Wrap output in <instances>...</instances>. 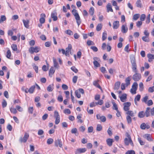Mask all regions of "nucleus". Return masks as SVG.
<instances>
[{"label":"nucleus","instance_id":"1","mask_svg":"<svg viewBox=\"0 0 154 154\" xmlns=\"http://www.w3.org/2000/svg\"><path fill=\"white\" fill-rule=\"evenodd\" d=\"M72 13L73 15L74 16L78 26H79L81 23V21L80 17L77 12V11L76 10L73 9L72 11Z\"/></svg>","mask_w":154,"mask_h":154},{"label":"nucleus","instance_id":"2","mask_svg":"<svg viewBox=\"0 0 154 154\" xmlns=\"http://www.w3.org/2000/svg\"><path fill=\"white\" fill-rule=\"evenodd\" d=\"M131 62L132 65V71L134 72H137V65L135 58L132 57L130 58Z\"/></svg>","mask_w":154,"mask_h":154},{"label":"nucleus","instance_id":"3","mask_svg":"<svg viewBox=\"0 0 154 154\" xmlns=\"http://www.w3.org/2000/svg\"><path fill=\"white\" fill-rule=\"evenodd\" d=\"M146 116L149 117L150 115L153 116L154 115V107L151 109L149 107L146 108L145 112Z\"/></svg>","mask_w":154,"mask_h":154},{"label":"nucleus","instance_id":"4","mask_svg":"<svg viewBox=\"0 0 154 154\" xmlns=\"http://www.w3.org/2000/svg\"><path fill=\"white\" fill-rule=\"evenodd\" d=\"M138 84L136 82H134L132 85V88L130 91L132 94H135L136 93V90L137 89Z\"/></svg>","mask_w":154,"mask_h":154},{"label":"nucleus","instance_id":"5","mask_svg":"<svg viewBox=\"0 0 154 154\" xmlns=\"http://www.w3.org/2000/svg\"><path fill=\"white\" fill-rule=\"evenodd\" d=\"M29 137V134L27 133H25L23 138L21 137L19 139L20 141L21 142L26 143Z\"/></svg>","mask_w":154,"mask_h":154},{"label":"nucleus","instance_id":"6","mask_svg":"<svg viewBox=\"0 0 154 154\" xmlns=\"http://www.w3.org/2000/svg\"><path fill=\"white\" fill-rule=\"evenodd\" d=\"M124 143L126 145L128 146L129 145V143L132 146H134L133 143L131 140V138H125L124 140Z\"/></svg>","mask_w":154,"mask_h":154},{"label":"nucleus","instance_id":"7","mask_svg":"<svg viewBox=\"0 0 154 154\" xmlns=\"http://www.w3.org/2000/svg\"><path fill=\"white\" fill-rule=\"evenodd\" d=\"M131 103L129 102H127L123 103V109L124 111H127L130 109V107L131 106Z\"/></svg>","mask_w":154,"mask_h":154},{"label":"nucleus","instance_id":"8","mask_svg":"<svg viewBox=\"0 0 154 154\" xmlns=\"http://www.w3.org/2000/svg\"><path fill=\"white\" fill-rule=\"evenodd\" d=\"M135 74L133 76V79L135 81H138L141 78V76L140 74L138 73L137 72H135Z\"/></svg>","mask_w":154,"mask_h":154},{"label":"nucleus","instance_id":"9","mask_svg":"<svg viewBox=\"0 0 154 154\" xmlns=\"http://www.w3.org/2000/svg\"><path fill=\"white\" fill-rule=\"evenodd\" d=\"M39 48L38 47H31L29 49V52L32 54L34 52L37 53L39 51Z\"/></svg>","mask_w":154,"mask_h":154},{"label":"nucleus","instance_id":"10","mask_svg":"<svg viewBox=\"0 0 154 154\" xmlns=\"http://www.w3.org/2000/svg\"><path fill=\"white\" fill-rule=\"evenodd\" d=\"M54 144L55 146L58 147V146L60 148L62 147V142L61 140L59 139L55 140L54 141Z\"/></svg>","mask_w":154,"mask_h":154},{"label":"nucleus","instance_id":"11","mask_svg":"<svg viewBox=\"0 0 154 154\" xmlns=\"http://www.w3.org/2000/svg\"><path fill=\"white\" fill-rule=\"evenodd\" d=\"M57 14L56 11H53L51 14V17L52 18L54 21H56L57 19Z\"/></svg>","mask_w":154,"mask_h":154},{"label":"nucleus","instance_id":"12","mask_svg":"<svg viewBox=\"0 0 154 154\" xmlns=\"http://www.w3.org/2000/svg\"><path fill=\"white\" fill-rule=\"evenodd\" d=\"M97 118V119H100L103 122H104L106 121V118L104 116H101L100 114H98L96 115Z\"/></svg>","mask_w":154,"mask_h":154},{"label":"nucleus","instance_id":"13","mask_svg":"<svg viewBox=\"0 0 154 154\" xmlns=\"http://www.w3.org/2000/svg\"><path fill=\"white\" fill-rule=\"evenodd\" d=\"M72 48V46L70 44H69L68 45V47L66 48V51L65 53V55L67 56H69V53L71 51Z\"/></svg>","mask_w":154,"mask_h":154},{"label":"nucleus","instance_id":"14","mask_svg":"<svg viewBox=\"0 0 154 154\" xmlns=\"http://www.w3.org/2000/svg\"><path fill=\"white\" fill-rule=\"evenodd\" d=\"M143 137L144 138L146 139L148 141H153L151 138V135L149 134H145L143 135Z\"/></svg>","mask_w":154,"mask_h":154},{"label":"nucleus","instance_id":"15","mask_svg":"<svg viewBox=\"0 0 154 154\" xmlns=\"http://www.w3.org/2000/svg\"><path fill=\"white\" fill-rule=\"evenodd\" d=\"M128 31V28L126 24L122 25L121 27V32L123 33H126Z\"/></svg>","mask_w":154,"mask_h":154},{"label":"nucleus","instance_id":"16","mask_svg":"<svg viewBox=\"0 0 154 154\" xmlns=\"http://www.w3.org/2000/svg\"><path fill=\"white\" fill-rule=\"evenodd\" d=\"M41 18L39 19V21L41 23H45V18L46 17V15L44 13L41 14L40 15Z\"/></svg>","mask_w":154,"mask_h":154},{"label":"nucleus","instance_id":"17","mask_svg":"<svg viewBox=\"0 0 154 154\" xmlns=\"http://www.w3.org/2000/svg\"><path fill=\"white\" fill-rule=\"evenodd\" d=\"M86 151L85 148L78 149L75 151L76 153H84Z\"/></svg>","mask_w":154,"mask_h":154},{"label":"nucleus","instance_id":"18","mask_svg":"<svg viewBox=\"0 0 154 154\" xmlns=\"http://www.w3.org/2000/svg\"><path fill=\"white\" fill-rule=\"evenodd\" d=\"M113 28L114 29H117L119 27V21H116L113 22Z\"/></svg>","mask_w":154,"mask_h":154},{"label":"nucleus","instance_id":"19","mask_svg":"<svg viewBox=\"0 0 154 154\" xmlns=\"http://www.w3.org/2000/svg\"><path fill=\"white\" fill-rule=\"evenodd\" d=\"M121 84L120 82L119 81L116 82L115 84L114 89V90H117L119 88Z\"/></svg>","mask_w":154,"mask_h":154},{"label":"nucleus","instance_id":"20","mask_svg":"<svg viewBox=\"0 0 154 154\" xmlns=\"http://www.w3.org/2000/svg\"><path fill=\"white\" fill-rule=\"evenodd\" d=\"M127 95L126 94H124L122 95L121 96H119L122 102H124L127 98Z\"/></svg>","mask_w":154,"mask_h":154},{"label":"nucleus","instance_id":"21","mask_svg":"<svg viewBox=\"0 0 154 154\" xmlns=\"http://www.w3.org/2000/svg\"><path fill=\"white\" fill-rule=\"evenodd\" d=\"M107 12H109V11L112 12L113 10L112 8V6L110 3H108L106 5Z\"/></svg>","mask_w":154,"mask_h":154},{"label":"nucleus","instance_id":"22","mask_svg":"<svg viewBox=\"0 0 154 154\" xmlns=\"http://www.w3.org/2000/svg\"><path fill=\"white\" fill-rule=\"evenodd\" d=\"M23 21L25 27L27 28H28L29 27V21L28 20H23Z\"/></svg>","mask_w":154,"mask_h":154},{"label":"nucleus","instance_id":"23","mask_svg":"<svg viewBox=\"0 0 154 154\" xmlns=\"http://www.w3.org/2000/svg\"><path fill=\"white\" fill-rule=\"evenodd\" d=\"M55 72V70L54 69V68L53 67H51L49 71V75L51 77L52 75Z\"/></svg>","mask_w":154,"mask_h":154},{"label":"nucleus","instance_id":"24","mask_svg":"<svg viewBox=\"0 0 154 154\" xmlns=\"http://www.w3.org/2000/svg\"><path fill=\"white\" fill-rule=\"evenodd\" d=\"M136 6L138 8H141L143 5L140 0H137L136 3Z\"/></svg>","mask_w":154,"mask_h":154},{"label":"nucleus","instance_id":"25","mask_svg":"<svg viewBox=\"0 0 154 154\" xmlns=\"http://www.w3.org/2000/svg\"><path fill=\"white\" fill-rule=\"evenodd\" d=\"M99 80L94 81L93 82V85L97 88L101 89V87L98 84Z\"/></svg>","mask_w":154,"mask_h":154},{"label":"nucleus","instance_id":"26","mask_svg":"<svg viewBox=\"0 0 154 154\" xmlns=\"http://www.w3.org/2000/svg\"><path fill=\"white\" fill-rule=\"evenodd\" d=\"M145 116V113L143 111L139 112L138 114V117L140 118H143Z\"/></svg>","mask_w":154,"mask_h":154},{"label":"nucleus","instance_id":"27","mask_svg":"<svg viewBox=\"0 0 154 154\" xmlns=\"http://www.w3.org/2000/svg\"><path fill=\"white\" fill-rule=\"evenodd\" d=\"M113 140L112 139L109 138L106 140V142L107 145L109 146H111L112 145V143L113 142Z\"/></svg>","mask_w":154,"mask_h":154},{"label":"nucleus","instance_id":"28","mask_svg":"<svg viewBox=\"0 0 154 154\" xmlns=\"http://www.w3.org/2000/svg\"><path fill=\"white\" fill-rule=\"evenodd\" d=\"M131 79L129 77L127 78L125 80L126 83L125 84L126 86H128L130 84V81Z\"/></svg>","mask_w":154,"mask_h":154},{"label":"nucleus","instance_id":"29","mask_svg":"<svg viewBox=\"0 0 154 154\" xmlns=\"http://www.w3.org/2000/svg\"><path fill=\"white\" fill-rule=\"evenodd\" d=\"M54 85L53 84L49 85L47 88V90L49 92H51L53 90Z\"/></svg>","mask_w":154,"mask_h":154},{"label":"nucleus","instance_id":"30","mask_svg":"<svg viewBox=\"0 0 154 154\" xmlns=\"http://www.w3.org/2000/svg\"><path fill=\"white\" fill-rule=\"evenodd\" d=\"M126 114L128 115V116H129L131 117H133L134 116V114L132 111L128 110L126 112Z\"/></svg>","mask_w":154,"mask_h":154},{"label":"nucleus","instance_id":"31","mask_svg":"<svg viewBox=\"0 0 154 154\" xmlns=\"http://www.w3.org/2000/svg\"><path fill=\"white\" fill-rule=\"evenodd\" d=\"M6 20V18L5 15H1L0 18V23H1L5 21Z\"/></svg>","mask_w":154,"mask_h":154},{"label":"nucleus","instance_id":"32","mask_svg":"<svg viewBox=\"0 0 154 154\" xmlns=\"http://www.w3.org/2000/svg\"><path fill=\"white\" fill-rule=\"evenodd\" d=\"M35 88V85L32 86L29 89V92L30 94L33 93L34 91Z\"/></svg>","mask_w":154,"mask_h":154},{"label":"nucleus","instance_id":"33","mask_svg":"<svg viewBox=\"0 0 154 154\" xmlns=\"http://www.w3.org/2000/svg\"><path fill=\"white\" fill-rule=\"evenodd\" d=\"M148 37L149 36H143L142 38V39L143 41L148 42L149 41V38Z\"/></svg>","mask_w":154,"mask_h":154},{"label":"nucleus","instance_id":"34","mask_svg":"<svg viewBox=\"0 0 154 154\" xmlns=\"http://www.w3.org/2000/svg\"><path fill=\"white\" fill-rule=\"evenodd\" d=\"M140 14H135L133 16L132 19L135 20H137L140 17Z\"/></svg>","mask_w":154,"mask_h":154},{"label":"nucleus","instance_id":"35","mask_svg":"<svg viewBox=\"0 0 154 154\" xmlns=\"http://www.w3.org/2000/svg\"><path fill=\"white\" fill-rule=\"evenodd\" d=\"M77 130L76 128H74L72 129L71 130V133L72 134H75V135L76 136L78 135V134H77Z\"/></svg>","mask_w":154,"mask_h":154},{"label":"nucleus","instance_id":"36","mask_svg":"<svg viewBox=\"0 0 154 154\" xmlns=\"http://www.w3.org/2000/svg\"><path fill=\"white\" fill-rule=\"evenodd\" d=\"M107 37V34L106 31L104 32L102 35V40L104 41L106 39Z\"/></svg>","mask_w":154,"mask_h":154},{"label":"nucleus","instance_id":"37","mask_svg":"<svg viewBox=\"0 0 154 154\" xmlns=\"http://www.w3.org/2000/svg\"><path fill=\"white\" fill-rule=\"evenodd\" d=\"M127 122L128 124H130L132 122V119L131 117L129 116H127L126 117Z\"/></svg>","mask_w":154,"mask_h":154},{"label":"nucleus","instance_id":"38","mask_svg":"<svg viewBox=\"0 0 154 154\" xmlns=\"http://www.w3.org/2000/svg\"><path fill=\"white\" fill-rule=\"evenodd\" d=\"M102 25L101 24H98L96 27V30L97 31H100L102 28Z\"/></svg>","mask_w":154,"mask_h":154},{"label":"nucleus","instance_id":"39","mask_svg":"<svg viewBox=\"0 0 154 154\" xmlns=\"http://www.w3.org/2000/svg\"><path fill=\"white\" fill-rule=\"evenodd\" d=\"M10 110L11 112L14 114H16L17 112L16 109L12 107L10 108Z\"/></svg>","mask_w":154,"mask_h":154},{"label":"nucleus","instance_id":"40","mask_svg":"<svg viewBox=\"0 0 154 154\" xmlns=\"http://www.w3.org/2000/svg\"><path fill=\"white\" fill-rule=\"evenodd\" d=\"M82 117V115L81 114H79L77 116V118L79 119L78 121V122H80L81 123H82L83 121L81 119V118Z\"/></svg>","mask_w":154,"mask_h":154},{"label":"nucleus","instance_id":"41","mask_svg":"<svg viewBox=\"0 0 154 154\" xmlns=\"http://www.w3.org/2000/svg\"><path fill=\"white\" fill-rule=\"evenodd\" d=\"M89 14L92 16H93L94 13V9L93 7H91L89 11Z\"/></svg>","mask_w":154,"mask_h":154},{"label":"nucleus","instance_id":"42","mask_svg":"<svg viewBox=\"0 0 154 154\" xmlns=\"http://www.w3.org/2000/svg\"><path fill=\"white\" fill-rule=\"evenodd\" d=\"M150 21V15L149 14L146 17V23H149Z\"/></svg>","mask_w":154,"mask_h":154},{"label":"nucleus","instance_id":"43","mask_svg":"<svg viewBox=\"0 0 154 154\" xmlns=\"http://www.w3.org/2000/svg\"><path fill=\"white\" fill-rule=\"evenodd\" d=\"M148 99V96H146L142 98V102H144L145 103H146L147 102V100Z\"/></svg>","mask_w":154,"mask_h":154},{"label":"nucleus","instance_id":"44","mask_svg":"<svg viewBox=\"0 0 154 154\" xmlns=\"http://www.w3.org/2000/svg\"><path fill=\"white\" fill-rule=\"evenodd\" d=\"M54 141V140L52 138H49L47 140V143L49 145L51 144Z\"/></svg>","mask_w":154,"mask_h":154},{"label":"nucleus","instance_id":"45","mask_svg":"<svg viewBox=\"0 0 154 154\" xmlns=\"http://www.w3.org/2000/svg\"><path fill=\"white\" fill-rule=\"evenodd\" d=\"M139 90L140 91H143V88H144V87H143V83L142 82H140L139 84Z\"/></svg>","mask_w":154,"mask_h":154},{"label":"nucleus","instance_id":"46","mask_svg":"<svg viewBox=\"0 0 154 154\" xmlns=\"http://www.w3.org/2000/svg\"><path fill=\"white\" fill-rule=\"evenodd\" d=\"M138 141L139 142V143H140V145H144V144L145 143V142H144L142 140H141V138L140 137H139L138 138Z\"/></svg>","mask_w":154,"mask_h":154},{"label":"nucleus","instance_id":"47","mask_svg":"<svg viewBox=\"0 0 154 154\" xmlns=\"http://www.w3.org/2000/svg\"><path fill=\"white\" fill-rule=\"evenodd\" d=\"M141 97L140 95V94H137L134 98V100H136L137 101H140Z\"/></svg>","mask_w":154,"mask_h":154},{"label":"nucleus","instance_id":"48","mask_svg":"<svg viewBox=\"0 0 154 154\" xmlns=\"http://www.w3.org/2000/svg\"><path fill=\"white\" fill-rule=\"evenodd\" d=\"M93 63L95 66L97 67H100V65L99 63V62H97L96 61H94Z\"/></svg>","mask_w":154,"mask_h":154},{"label":"nucleus","instance_id":"49","mask_svg":"<svg viewBox=\"0 0 154 154\" xmlns=\"http://www.w3.org/2000/svg\"><path fill=\"white\" fill-rule=\"evenodd\" d=\"M113 104V109L116 110V111H118V109L117 107V105L116 103L115 102L112 103Z\"/></svg>","mask_w":154,"mask_h":154},{"label":"nucleus","instance_id":"50","mask_svg":"<svg viewBox=\"0 0 154 154\" xmlns=\"http://www.w3.org/2000/svg\"><path fill=\"white\" fill-rule=\"evenodd\" d=\"M147 57L148 59H154V54H149L147 55Z\"/></svg>","mask_w":154,"mask_h":154},{"label":"nucleus","instance_id":"51","mask_svg":"<svg viewBox=\"0 0 154 154\" xmlns=\"http://www.w3.org/2000/svg\"><path fill=\"white\" fill-rule=\"evenodd\" d=\"M146 18V15L145 14H143L141 15L140 19L141 21H143Z\"/></svg>","mask_w":154,"mask_h":154},{"label":"nucleus","instance_id":"52","mask_svg":"<svg viewBox=\"0 0 154 154\" xmlns=\"http://www.w3.org/2000/svg\"><path fill=\"white\" fill-rule=\"evenodd\" d=\"M33 69L35 70L36 72L37 73L38 72V67L37 66H36L35 63L33 64L32 65Z\"/></svg>","mask_w":154,"mask_h":154},{"label":"nucleus","instance_id":"53","mask_svg":"<svg viewBox=\"0 0 154 154\" xmlns=\"http://www.w3.org/2000/svg\"><path fill=\"white\" fill-rule=\"evenodd\" d=\"M11 48L14 51H16L17 50V46L15 44H13L11 45Z\"/></svg>","mask_w":154,"mask_h":154},{"label":"nucleus","instance_id":"54","mask_svg":"<svg viewBox=\"0 0 154 154\" xmlns=\"http://www.w3.org/2000/svg\"><path fill=\"white\" fill-rule=\"evenodd\" d=\"M53 61L54 67L57 68L58 63L56 59L54 58H53Z\"/></svg>","mask_w":154,"mask_h":154},{"label":"nucleus","instance_id":"55","mask_svg":"<svg viewBox=\"0 0 154 154\" xmlns=\"http://www.w3.org/2000/svg\"><path fill=\"white\" fill-rule=\"evenodd\" d=\"M125 154H135V151L133 150H130L128 151Z\"/></svg>","mask_w":154,"mask_h":154},{"label":"nucleus","instance_id":"56","mask_svg":"<svg viewBox=\"0 0 154 154\" xmlns=\"http://www.w3.org/2000/svg\"><path fill=\"white\" fill-rule=\"evenodd\" d=\"M102 127L100 124H98L97 125L96 130L97 131H100L102 130Z\"/></svg>","mask_w":154,"mask_h":154},{"label":"nucleus","instance_id":"57","mask_svg":"<svg viewBox=\"0 0 154 154\" xmlns=\"http://www.w3.org/2000/svg\"><path fill=\"white\" fill-rule=\"evenodd\" d=\"M142 24V21H138L136 22V26L138 27H140Z\"/></svg>","mask_w":154,"mask_h":154},{"label":"nucleus","instance_id":"58","mask_svg":"<svg viewBox=\"0 0 154 154\" xmlns=\"http://www.w3.org/2000/svg\"><path fill=\"white\" fill-rule=\"evenodd\" d=\"M11 56V52L10 50L7 51V52L6 57L7 58L9 59Z\"/></svg>","mask_w":154,"mask_h":154},{"label":"nucleus","instance_id":"59","mask_svg":"<svg viewBox=\"0 0 154 154\" xmlns=\"http://www.w3.org/2000/svg\"><path fill=\"white\" fill-rule=\"evenodd\" d=\"M149 92L152 93L154 91V86L149 88L148 89Z\"/></svg>","mask_w":154,"mask_h":154},{"label":"nucleus","instance_id":"60","mask_svg":"<svg viewBox=\"0 0 154 154\" xmlns=\"http://www.w3.org/2000/svg\"><path fill=\"white\" fill-rule=\"evenodd\" d=\"M146 103L147 104L148 106H150L153 104V103L151 100H150L147 101Z\"/></svg>","mask_w":154,"mask_h":154},{"label":"nucleus","instance_id":"61","mask_svg":"<svg viewBox=\"0 0 154 154\" xmlns=\"http://www.w3.org/2000/svg\"><path fill=\"white\" fill-rule=\"evenodd\" d=\"M75 96L78 98H80L81 97V95L79 92V91L78 90H76L75 91Z\"/></svg>","mask_w":154,"mask_h":154},{"label":"nucleus","instance_id":"62","mask_svg":"<svg viewBox=\"0 0 154 154\" xmlns=\"http://www.w3.org/2000/svg\"><path fill=\"white\" fill-rule=\"evenodd\" d=\"M57 99L58 101L60 102L63 101V97L61 95H59Z\"/></svg>","mask_w":154,"mask_h":154},{"label":"nucleus","instance_id":"63","mask_svg":"<svg viewBox=\"0 0 154 154\" xmlns=\"http://www.w3.org/2000/svg\"><path fill=\"white\" fill-rule=\"evenodd\" d=\"M71 69L75 73H77L78 70L75 67V66H72L71 68Z\"/></svg>","mask_w":154,"mask_h":154},{"label":"nucleus","instance_id":"64","mask_svg":"<svg viewBox=\"0 0 154 154\" xmlns=\"http://www.w3.org/2000/svg\"><path fill=\"white\" fill-rule=\"evenodd\" d=\"M145 36H149V33L147 29H145L143 32Z\"/></svg>","mask_w":154,"mask_h":154}]
</instances>
